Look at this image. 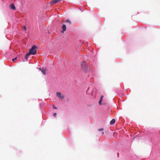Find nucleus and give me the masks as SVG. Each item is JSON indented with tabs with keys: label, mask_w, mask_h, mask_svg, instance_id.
<instances>
[{
	"label": "nucleus",
	"mask_w": 160,
	"mask_h": 160,
	"mask_svg": "<svg viewBox=\"0 0 160 160\" xmlns=\"http://www.w3.org/2000/svg\"><path fill=\"white\" fill-rule=\"evenodd\" d=\"M29 52L32 55H35L37 53V46H33L32 48L29 50Z\"/></svg>",
	"instance_id": "1"
},
{
	"label": "nucleus",
	"mask_w": 160,
	"mask_h": 160,
	"mask_svg": "<svg viewBox=\"0 0 160 160\" xmlns=\"http://www.w3.org/2000/svg\"><path fill=\"white\" fill-rule=\"evenodd\" d=\"M57 97L61 99H63L65 98V96L63 95H62L60 92H57L56 93Z\"/></svg>",
	"instance_id": "2"
},
{
	"label": "nucleus",
	"mask_w": 160,
	"mask_h": 160,
	"mask_svg": "<svg viewBox=\"0 0 160 160\" xmlns=\"http://www.w3.org/2000/svg\"><path fill=\"white\" fill-rule=\"evenodd\" d=\"M81 67L83 69L85 70L86 69V63L85 62H83L81 64Z\"/></svg>",
	"instance_id": "3"
},
{
	"label": "nucleus",
	"mask_w": 160,
	"mask_h": 160,
	"mask_svg": "<svg viewBox=\"0 0 160 160\" xmlns=\"http://www.w3.org/2000/svg\"><path fill=\"white\" fill-rule=\"evenodd\" d=\"M39 69L43 73V74L44 75L46 74V72L47 71V70L46 69H42L41 68H39Z\"/></svg>",
	"instance_id": "4"
},
{
	"label": "nucleus",
	"mask_w": 160,
	"mask_h": 160,
	"mask_svg": "<svg viewBox=\"0 0 160 160\" xmlns=\"http://www.w3.org/2000/svg\"><path fill=\"white\" fill-rule=\"evenodd\" d=\"M10 8L13 10H15L16 9V8L14 5V4L13 3H11L10 5Z\"/></svg>",
	"instance_id": "5"
},
{
	"label": "nucleus",
	"mask_w": 160,
	"mask_h": 160,
	"mask_svg": "<svg viewBox=\"0 0 160 160\" xmlns=\"http://www.w3.org/2000/svg\"><path fill=\"white\" fill-rule=\"evenodd\" d=\"M62 32H64L66 30V25L64 24H63L62 26Z\"/></svg>",
	"instance_id": "6"
},
{
	"label": "nucleus",
	"mask_w": 160,
	"mask_h": 160,
	"mask_svg": "<svg viewBox=\"0 0 160 160\" xmlns=\"http://www.w3.org/2000/svg\"><path fill=\"white\" fill-rule=\"evenodd\" d=\"M66 22L67 23V25H70L71 24V22L69 19H67L66 20Z\"/></svg>",
	"instance_id": "7"
},
{
	"label": "nucleus",
	"mask_w": 160,
	"mask_h": 160,
	"mask_svg": "<svg viewBox=\"0 0 160 160\" xmlns=\"http://www.w3.org/2000/svg\"><path fill=\"white\" fill-rule=\"evenodd\" d=\"M31 54L29 52L27 53L25 56V59H27L28 58V57L30 56Z\"/></svg>",
	"instance_id": "8"
},
{
	"label": "nucleus",
	"mask_w": 160,
	"mask_h": 160,
	"mask_svg": "<svg viewBox=\"0 0 160 160\" xmlns=\"http://www.w3.org/2000/svg\"><path fill=\"white\" fill-rule=\"evenodd\" d=\"M60 0H53L52 1V3L53 4H55L56 3L59 2Z\"/></svg>",
	"instance_id": "9"
},
{
	"label": "nucleus",
	"mask_w": 160,
	"mask_h": 160,
	"mask_svg": "<svg viewBox=\"0 0 160 160\" xmlns=\"http://www.w3.org/2000/svg\"><path fill=\"white\" fill-rule=\"evenodd\" d=\"M115 122V119H113L110 122V124L111 125L114 124Z\"/></svg>",
	"instance_id": "10"
},
{
	"label": "nucleus",
	"mask_w": 160,
	"mask_h": 160,
	"mask_svg": "<svg viewBox=\"0 0 160 160\" xmlns=\"http://www.w3.org/2000/svg\"><path fill=\"white\" fill-rule=\"evenodd\" d=\"M103 97H104L103 96H102L101 97L100 100V101L99 102V105H101V102H102V98H103Z\"/></svg>",
	"instance_id": "11"
},
{
	"label": "nucleus",
	"mask_w": 160,
	"mask_h": 160,
	"mask_svg": "<svg viewBox=\"0 0 160 160\" xmlns=\"http://www.w3.org/2000/svg\"><path fill=\"white\" fill-rule=\"evenodd\" d=\"M17 59V58H16L14 59H13L12 60V61L13 62H15V60H16Z\"/></svg>",
	"instance_id": "12"
},
{
	"label": "nucleus",
	"mask_w": 160,
	"mask_h": 160,
	"mask_svg": "<svg viewBox=\"0 0 160 160\" xmlns=\"http://www.w3.org/2000/svg\"><path fill=\"white\" fill-rule=\"evenodd\" d=\"M53 108L54 109H57V108L56 106H55L54 105H53Z\"/></svg>",
	"instance_id": "13"
},
{
	"label": "nucleus",
	"mask_w": 160,
	"mask_h": 160,
	"mask_svg": "<svg viewBox=\"0 0 160 160\" xmlns=\"http://www.w3.org/2000/svg\"><path fill=\"white\" fill-rule=\"evenodd\" d=\"M103 128H101V129H98V131H102L103 130Z\"/></svg>",
	"instance_id": "14"
},
{
	"label": "nucleus",
	"mask_w": 160,
	"mask_h": 160,
	"mask_svg": "<svg viewBox=\"0 0 160 160\" xmlns=\"http://www.w3.org/2000/svg\"><path fill=\"white\" fill-rule=\"evenodd\" d=\"M57 115V113H54L53 114V116L54 117H56Z\"/></svg>",
	"instance_id": "15"
},
{
	"label": "nucleus",
	"mask_w": 160,
	"mask_h": 160,
	"mask_svg": "<svg viewBox=\"0 0 160 160\" xmlns=\"http://www.w3.org/2000/svg\"><path fill=\"white\" fill-rule=\"evenodd\" d=\"M23 29L25 30H26V27L25 26H23Z\"/></svg>",
	"instance_id": "16"
},
{
	"label": "nucleus",
	"mask_w": 160,
	"mask_h": 160,
	"mask_svg": "<svg viewBox=\"0 0 160 160\" xmlns=\"http://www.w3.org/2000/svg\"><path fill=\"white\" fill-rule=\"evenodd\" d=\"M103 134H104V132H102V135H103Z\"/></svg>",
	"instance_id": "17"
}]
</instances>
